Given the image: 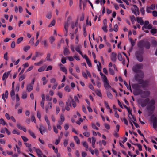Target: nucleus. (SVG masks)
Listing matches in <instances>:
<instances>
[{
    "instance_id": "obj_1",
    "label": "nucleus",
    "mask_w": 157,
    "mask_h": 157,
    "mask_svg": "<svg viewBox=\"0 0 157 157\" xmlns=\"http://www.w3.org/2000/svg\"><path fill=\"white\" fill-rule=\"evenodd\" d=\"M149 101V98H147L144 100L141 99L139 100V103L142 107H145L148 103L147 106V109L149 111H153L155 109V101L154 100H151L148 102Z\"/></svg>"
},
{
    "instance_id": "obj_2",
    "label": "nucleus",
    "mask_w": 157,
    "mask_h": 157,
    "mask_svg": "<svg viewBox=\"0 0 157 157\" xmlns=\"http://www.w3.org/2000/svg\"><path fill=\"white\" fill-rule=\"evenodd\" d=\"M132 87L134 89L133 91L134 94L135 95H137L140 94L141 98H147L149 96L150 93L149 91L145 90L140 92V87L139 85L137 84H132Z\"/></svg>"
},
{
    "instance_id": "obj_3",
    "label": "nucleus",
    "mask_w": 157,
    "mask_h": 157,
    "mask_svg": "<svg viewBox=\"0 0 157 157\" xmlns=\"http://www.w3.org/2000/svg\"><path fill=\"white\" fill-rule=\"evenodd\" d=\"M135 79L136 80L138 81L139 84H141V86L143 88H146L148 85V82L147 81H144L142 79H138L137 76H135Z\"/></svg>"
},
{
    "instance_id": "obj_4",
    "label": "nucleus",
    "mask_w": 157,
    "mask_h": 157,
    "mask_svg": "<svg viewBox=\"0 0 157 157\" xmlns=\"http://www.w3.org/2000/svg\"><path fill=\"white\" fill-rule=\"evenodd\" d=\"M105 89L107 90H109L112 89V87L110 85L109 82L107 78L102 80Z\"/></svg>"
},
{
    "instance_id": "obj_5",
    "label": "nucleus",
    "mask_w": 157,
    "mask_h": 157,
    "mask_svg": "<svg viewBox=\"0 0 157 157\" xmlns=\"http://www.w3.org/2000/svg\"><path fill=\"white\" fill-rule=\"evenodd\" d=\"M143 67V65L141 64H137L134 66L133 67V70L134 72L137 73L140 72V69Z\"/></svg>"
},
{
    "instance_id": "obj_6",
    "label": "nucleus",
    "mask_w": 157,
    "mask_h": 157,
    "mask_svg": "<svg viewBox=\"0 0 157 157\" xmlns=\"http://www.w3.org/2000/svg\"><path fill=\"white\" fill-rule=\"evenodd\" d=\"M142 53V52H137L136 53V56L137 59L140 62H142L143 60Z\"/></svg>"
},
{
    "instance_id": "obj_7",
    "label": "nucleus",
    "mask_w": 157,
    "mask_h": 157,
    "mask_svg": "<svg viewBox=\"0 0 157 157\" xmlns=\"http://www.w3.org/2000/svg\"><path fill=\"white\" fill-rule=\"evenodd\" d=\"M133 7L134 8L132 9V12L136 16H137V15H139L140 14L139 8L135 5H133Z\"/></svg>"
},
{
    "instance_id": "obj_8",
    "label": "nucleus",
    "mask_w": 157,
    "mask_h": 157,
    "mask_svg": "<svg viewBox=\"0 0 157 157\" xmlns=\"http://www.w3.org/2000/svg\"><path fill=\"white\" fill-rule=\"evenodd\" d=\"M40 42L39 40H30L29 42L30 44L34 46H36Z\"/></svg>"
},
{
    "instance_id": "obj_9",
    "label": "nucleus",
    "mask_w": 157,
    "mask_h": 157,
    "mask_svg": "<svg viewBox=\"0 0 157 157\" xmlns=\"http://www.w3.org/2000/svg\"><path fill=\"white\" fill-rule=\"evenodd\" d=\"M33 148L35 150V151L39 157H42V153L40 150L39 149L36 148L35 147H34Z\"/></svg>"
},
{
    "instance_id": "obj_10",
    "label": "nucleus",
    "mask_w": 157,
    "mask_h": 157,
    "mask_svg": "<svg viewBox=\"0 0 157 157\" xmlns=\"http://www.w3.org/2000/svg\"><path fill=\"white\" fill-rule=\"evenodd\" d=\"M69 25V23L68 22H65L64 24V27L65 29V35L67 36V34L68 33V28Z\"/></svg>"
},
{
    "instance_id": "obj_11",
    "label": "nucleus",
    "mask_w": 157,
    "mask_h": 157,
    "mask_svg": "<svg viewBox=\"0 0 157 157\" xmlns=\"http://www.w3.org/2000/svg\"><path fill=\"white\" fill-rule=\"evenodd\" d=\"M11 71H8L7 72H6L3 74L2 79L3 81H4L8 77Z\"/></svg>"
},
{
    "instance_id": "obj_12",
    "label": "nucleus",
    "mask_w": 157,
    "mask_h": 157,
    "mask_svg": "<svg viewBox=\"0 0 157 157\" xmlns=\"http://www.w3.org/2000/svg\"><path fill=\"white\" fill-rule=\"evenodd\" d=\"M65 121V117L63 114H61L60 116V120L58 121V123L59 124L62 125Z\"/></svg>"
},
{
    "instance_id": "obj_13",
    "label": "nucleus",
    "mask_w": 157,
    "mask_h": 157,
    "mask_svg": "<svg viewBox=\"0 0 157 157\" xmlns=\"http://www.w3.org/2000/svg\"><path fill=\"white\" fill-rule=\"evenodd\" d=\"M17 127L19 129L22 130L25 132H26L27 131L26 128L25 127L21 126L20 124H17Z\"/></svg>"
},
{
    "instance_id": "obj_14",
    "label": "nucleus",
    "mask_w": 157,
    "mask_h": 157,
    "mask_svg": "<svg viewBox=\"0 0 157 157\" xmlns=\"http://www.w3.org/2000/svg\"><path fill=\"white\" fill-rule=\"evenodd\" d=\"M69 71L70 73L72 75L74 76L75 78L78 79H79V78L77 76V75L75 74L73 72V69L71 67H69Z\"/></svg>"
},
{
    "instance_id": "obj_15",
    "label": "nucleus",
    "mask_w": 157,
    "mask_h": 157,
    "mask_svg": "<svg viewBox=\"0 0 157 157\" xmlns=\"http://www.w3.org/2000/svg\"><path fill=\"white\" fill-rule=\"evenodd\" d=\"M137 21L141 25H142L144 24V22L142 17H137L136 18Z\"/></svg>"
},
{
    "instance_id": "obj_16",
    "label": "nucleus",
    "mask_w": 157,
    "mask_h": 157,
    "mask_svg": "<svg viewBox=\"0 0 157 157\" xmlns=\"http://www.w3.org/2000/svg\"><path fill=\"white\" fill-rule=\"evenodd\" d=\"M116 53L113 52L111 56V60L113 62H115L116 60Z\"/></svg>"
},
{
    "instance_id": "obj_17",
    "label": "nucleus",
    "mask_w": 157,
    "mask_h": 157,
    "mask_svg": "<svg viewBox=\"0 0 157 157\" xmlns=\"http://www.w3.org/2000/svg\"><path fill=\"white\" fill-rule=\"evenodd\" d=\"M82 48V46L81 45H78L75 48V50L78 52L80 55L82 54V52L81 51V50Z\"/></svg>"
},
{
    "instance_id": "obj_18",
    "label": "nucleus",
    "mask_w": 157,
    "mask_h": 157,
    "mask_svg": "<svg viewBox=\"0 0 157 157\" xmlns=\"http://www.w3.org/2000/svg\"><path fill=\"white\" fill-rule=\"evenodd\" d=\"M8 95V91H6L5 94H3L2 95V98L4 100V102H6V100L5 98H7Z\"/></svg>"
},
{
    "instance_id": "obj_19",
    "label": "nucleus",
    "mask_w": 157,
    "mask_h": 157,
    "mask_svg": "<svg viewBox=\"0 0 157 157\" xmlns=\"http://www.w3.org/2000/svg\"><path fill=\"white\" fill-rule=\"evenodd\" d=\"M33 86L30 84L27 85L26 90L28 92H31L33 90Z\"/></svg>"
},
{
    "instance_id": "obj_20",
    "label": "nucleus",
    "mask_w": 157,
    "mask_h": 157,
    "mask_svg": "<svg viewBox=\"0 0 157 157\" xmlns=\"http://www.w3.org/2000/svg\"><path fill=\"white\" fill-rule=\"evenodd\" d=\"M15 90L14 89H12L11 91H10V95L12 99L13 100H14L15 99Z\"/></svg>"
},
{
    "instance_id": "obj_21",
    "label": "nucleus",
    "mask_w": 157,
    "mask_h": 157,
    "mask_svg": "<svg viewBox=\"0 0 157 157\" xmlns=\"http://www.w3.org/2000/svg\"><path fill=\"white\" fill-rule=\"evenodd\" d=\"M39 130L41 134H43L45 132L46 129L44 127L43 125H41L39 129Z\"/></svg>"
},
{
    "instance_id": "obj_22",
    "label": "nucleus",
    "mask_w": 157,
    "mask_h": 157,
    "mask_svg": "<svg viewBox=\"0 0 157 157\" xmlns=\"http://www.w3.org/2000/svg\"><path fill=\"white\" fill-rule=\"evenodd\" d=\"M28 132L33 138H36L34 133L31 130L29 129L28 130Z\"/></svg>"
},
{
    "instance_id": "obj_23",
    "label": "nucleus",
    "mask_w": 157,
    "mask_h": 157,
    "mask_svg": "<svg viewBox=\"0 0 157 157\" xmlns=\"http://www.w3.org/2000/svg\"><path fill=\"white\" fill-rule=\"evenodd\" d=\"M128 117L129 119V121H132V122L134 121H136V119L132 114H128Z\"/></svg>"
},
{
    "instance_id": "obj_24",
    "label": "nucleus",
    "mask_w": 157,
    "mask_h": 157,
    "mask_svg": "<svg viewBox=\"0 0 157 157\" xmlns=\"http://www.w3.org/2000/svg\"><path fill=\"white\" fill-rule=\"evenodd\" d=\"M25 145L26 147L28 148L29 151L30 152H31L32 150V149L31 148V144L26 142V143H25Z\"/></svg>"
},
{
    "instance_id": "obj_25",
    "label": "nucleus",
    "mask_w": 157,
    "mask_h": 157,
    "mask_svg": "<svg viewBox=\"0 0 157 157\" xmlns=\"http://www.w3.org/2000/svg\"><path fill=\"white\" fill-rule=\"evenodd\" d=\"M153 126L154 128H157V118L156 117L154 118L153 120Z\"/></svg>"
},
{
    "instance_id": "obj_26",
    "label": "nucleus",
    "mask_w": 157,
    "mask_h": 157,
    "mask_svg": "<svg viewBox=\"0 0 157 157\" xmlns=\"http://www.w3.org/2000/svg\"><path fill=\"white\" fill-rule=\"evenodd\" d=\"M60 70L61 71L64 72L65 74H67V71L64 66H62V67H60Z\"/></svg>"
},
{
    "instance_id": "obj_27",
    "label": "nucleus",
    "mask_w": 157,
    "mask_h": 157,
    "mask_svg": "<svg viewBox=\"0 0 157 157\" xmlns=\"http://www.w3.org/2000/svg\"><path fill=\"white\" fill-rule=\"evenodd\" d=\"M92 145L93 148H94L95 147V144L96 141V139L94 137H92Z\"/></svg>"
},
{
    "instance_id": "obj_28",
    "label": "nucleus",
    "mask_w": 157,
    "mask_h": 157,
    "mask_svg": "<svg viewBox=\"0 0 157 157\" xmlns=\"http://www.w3.org/2000/svg\"><path fill=\"white\" fill-rule=\"evenodd\" d=\"M144 25L142 27V30L146 33H148L149 31L147 30V25H145L144 24Z\"/></svg>"
},
{
    "instance_id": "obj_29",
    "label": "nucleus",
    "mask_w": 157,
    "mask_h": 157,
    "mask_svg": "<svg viewBox=\"0 0 157 157\" xmlns=\"http://www.w3.org/2000/svg\"><path fill=\"white\" fill-rule=\"evenodd\" d=\"M63 53L65 56L68 55L70 54V52L67 48H64Z\"/></svg>"
},
{
    "instance_id": "obj_30",
    "label": "nucleus",
    "mask_w": 157,
    "mask_h": 157,
    "mask_svg": "<svg viewBox=\"0 0 157 157\" xmlns=\"http://www.w3.org/2000/svg\"><path fill=\"white\" fill-rule=\"evenodd\" d=\"M0 124H2L3 126H4L5 125H6L7 126H8L5 121L2 118L0 119Z\"/></svg>"
},
{
    "instance_id": "obj_31",
    "label": "nucleus",
    "mask_w": 157,
    "mask_h": 157,
    "mask_svg": "<svg viewBox=\"0 0 157 157\" xmlns=\"http://www.w3.org/2000/svg\"><path fill=\"white\" fill-rule=\"evenodd\" d=\"M41 80L43 81V85H45L48 82V80H46V78L45 77H43L41 78Z\"/></svg>"
},
{
    "instance_id": "obj_32",
    "label": "nucleus",
    "mask_w": 157,
    "mask_h": 157,
    "mask_svg": "<svg viewBox=\"0 0 157 157\" xmlns=\"http://www.w3.org/2000/svg\"><path fill=\"white\" fill-rule=\"evenodd\" d=\"M150 32L153 35L156 36L155 34L157 33V29H152L150 31Z\"/></svg>"
},
{
    "instance_id": "obj_33",
    "label": "nucleus",
    "mask_w": 157,
    "mask_h": 157,
    "mask_svg": "<svg viewBox=\"0 0 157 157\" xmlns=\"http://www.w3.org/2000/svg\"><path fill=\"white\" fill-rule=\"evenodd\" d=\"M27 97V94L25 92H22V94L21 98L23 99H25Z\"/></svg>"
},
{
    "instance_id": "obj_34",
    "label": "nucleus",
    "mask_w": 157,
    "mask_h": 157,
    "mask_svg": "<svg viewBox=\"0 0 157 157\" xmlns=\"http://www.w3.org/2000/svg\"><path fill=\"white\" fill-rule=\"evenodd\" d=\"M124 83L125 86H126L127 89L128 90H130L131 92H132V90L130 86H128V84H127L126 82L125 81H124Z\"/></svg>"
},
{
    "instance_id": "obj_35",
    "label": "nucleus",
    "mask_w": 157,
    "mask_h": 157,
    "mask_svg": "<svg viewBox=\"0 0 157 157\" xmlns=\"http://www.w3.org/2000/svg\"><path fill=\"white\" fill-rule=\"evenodd\" d=\"M108 97L111 99H112L113 98V96L112 94L109 92H108L107 93Z\"/></svg>"
},
{
    "instance_id": "obj_36",
    "label": "nucleus",
    "mask_w": 157,
    "mask_h": 157,
    "mask_svg": "<svg viewBox=\"0 0 157 157\" xmlns=\"http://www.w3.org/2000/svg\"><path fill=\"white\" fill-rule=\"evenodd\" d=\"M74 139L75 140L77 144H80V140L77 136H75L74 137Z\"/></svg>"
},
{
    "instance_id": "obj_37",
    "label": "nucleus",
    "mask_w": 157,
    "mask_h": 157,
    "mask_svg": "<svg viewBox=\"0 0 157 157\" xmlns=\"http://www.w3.org/2000/svg\"><path fill=\"white\" fill-rule=\"evenodd\" d=\"M51 54L50 53H48L47 54L46 60L47 61H51L52 60L50 59Z\"/></svg>"
},
{
    "instance_id": "obj_38",
    "label": "nucleus",
    "mask_w": 157,
    "mask_h": 157,
    "mask_svg": "<svg viewBox=\"0 0 157 157\" xmlns=\"http://www.w3.org/2000/svg\"><path fill=\"white\" fill-rule=\"evenodd\" d=\"M30 48V47L29 46H27L24 47L23 48L24 51L26 52Z\"/></svg>"
},
{
    "instance_id": "obj_39",
    "label": "nucleus",
    "mask_w": 157,
    "mask_h": 157,
    "mask_svg": "<svg viewBox=\"0 0 157 157\" xmlns=\"http://www.w3.org/2000/svg\"><path fill=\"white\" fill-rule=\"evenodd\" d=\"M16 148L17 149V152L18 154H20L21 153V152L20 151V148L17 146V145H16V147H14V150L15 151H16Z\"/></svg>"
},
{
    "instance_id": "obj_40",
    "label": "nucleus",
    "mask_w": 157,
    "mask_h": 157,
    "mask_svg": "<svg viewBox=\"0 0 157 157\" xmlns=\"http://www.w3.org/2000/svg\"><path fill=\"white\" fill-rule=\"evenodd\" d=\"M56 22V21L55 20H53L51 22V23L49 25L48 27H51L52 26H53L55 25Z\"/></svg>"
},
{
    "instance_id": "obj_41",
    "label": "nucleus",
    "mask_w": 157,
    "mask_h": 157,
    "mask_svg": "<svg viewBox=\"0 0 157 157\" xmlns=\"http://www.w3.org/2000/svg\"><path fill=\"white\" fill-rule=\"evenodd\" d=\"M25 75H21L19 78V81H21L23 80L25 78Z\"/></svg>"
},
{
    "instance_id": "obj_42",
    "label": "nucleus",
    "mask_w": 157,
    "mask_h": 157,
    "mask_svg": "<svg viewBox=\"0 0 157 157\" xmlns=\"http://www.w3.org/2000/svg\"><path fill=\"white\" fill-rule=\"evenodd\" d=\"M45 68L44 67H42L39 68L38 71L39 72H43L45 70Z\"/></svg>"
},
{
    "instance_id": "obj_43",
    "label": "nucleus",
    "mask_w": 157,
    "mask_h": 157,
    "mask_svg": "<svg viewBox=\"0 0 157 157\" xmlns=\"http://www.w3.org/2000/svg\"><path fill=\"white\" fill-rule=\"evenodd\" d=\"M100 74L101 76V78L102 80L107 78V77L105 75H104L102 72H100Z\"/></svg>"
},
{
    "instance_id": "obj_44",
    "label": "nucleus",
    "mask_w": 157,
    "mask_h": 157,
    "mask_svg": "<svg viewBox=\"0 0 157 157\" xmlns=\"http://www.w3.org/2000/svg\"><path fill=\"white\" fill-rule=\"evenodd\" d=\"M20 88V85L19 84H17L16 85V88L15 89V92H18Z\"/></svg>"
},
{
    "instance_id": "obj_45",
    "label": "nucleus",
    "mask_w": 157,
    "mask_h": 157,
    "mask_svg": "<svg viewBox=\"0 0 157 157\" xmlns=\"http://www.w3.org/2000/svg\"><path fill=\"white\" fill-rule=\"evenodd\" d=\"M34 68V66L33 65H31L26 70V72H28L32 70Z\"/></svg>"
},
{
    "instance_id": "obj_46",
    "label": "nucleus",
    "mask_w": 157,
    "mask_h": 157,
    "mask_svg": "<svg viewBox=\"0 0 157 157\" xmlns=\"http://www.w3.org/2000/svg\"><path fill=\"white\" fill-rule=\"evenodd\" d=\"M145 47L147 49L149 48L150 46V44L148 42L145 43L144 45Z\"/></svg>"
},
{
    "instance_id": "obj_47",
    "label": "nucleus",
    "mask_w": 157,
    "mask_h": 157,
    "mask_svg": "<svg viewBox=\"0 0 157 157\" xmlns=\"http://www.w3.org/2000/svg\"><path fill=\"white\" fill-rule=\"evenodd\" d=\"M43 63V61L41 60L39 62L36 63H35L34 65L35 66H40V65L42 64Z\"/></svg>"
},
{
    "instance_id": "obj_48",
    "label": "nucleus",
    "mask_w": 157,
    "mask_h": 157,
    "mask_svg": "<svg viewBox=\"0 0 157 157\" xmlns=\"http://www.w3.org/2000/svg\"><path fill=\"white\" fill-rule=\"evenodd\" d=\"M97 66L98 71H101V63L99 62H98V64H97Z\"/></svg>"
},
{
    "instance_id": "obj_49",
    "label": "nucleus",
    "mask_w": 157,
    "mask_h": 157,
    "mask_svg": "<svg viewBox=\"0 0 157 157\" xmlns=\"http://www.w3.org/2000/svg\"><path fill=\"white\" fill-rule=\"evenodd\" d=\"M83 146L86 149H89L88 145L86 142H83Z\"/></svg>"
},
{
    "instance_id": "obj_50",
    "label": "nucleus",
    "mask_w": 157,
    "mask_h": 157,
    "mask_svg": "<svg viewBox=\"0 0 157 157\" xmlns=\"http://www.w3.org/2000/svg\"><path fill=\"white\" fill-rule=\"evenodd\" d=\"M109 73L112 75H113L114 74V71L111 68H109Z\"/></svg>"
},
{
    "instance_id": "obj_51",
    "label": "nucleus",
    "mask_w": 157,
    "mask_h": 157,
    "mask_svg": "<svg viewBox=\"0 0 157 157\" xmlns=\"http://www.w3.org/2000/svg\"><path fill=\"white\" fill-rule=\"evenodd\" d=\"M71 104L73 107L75 108L76 106V104L75 102V101L72 98L71 99Z\"/></svg>"
},
{
    "instance_id": "obj_52",
    "label": "nucleus",
    "mask_w": 157,
    "mask_h": 157,
    "mask_svg": "<svg viewBox=\"0 0 157 157\" xmlns=\"http://www.w3.org/2000/svg\"><path fill=\"white\" fill-rule=\"evenodd\" d=\"M75 69L76 72H77V73H79L80 72V68L78 66H75Z\"/></svg>"
},
{
    "instance_id": "obj_53",
    "label": "nucleus",
    "mask_w": 157,
    "mask_h": 157,
    "mask_svg": "<svg viewBox=\"0 0 157 157\" xmlns=\"http://www.w3.org/2000/svg\"><path fill=\"white\" fill-rule=\"evenodd\" d=\"M52 106V103L50 102H49L47 106H46V108H48L49 109H51Z\"/></svg>"
},
{
    "instance_id": "obj_54",
    "label": "nucleus",
    "mask_w": 157,
    "mask_h": 157,
    "mask_svg": "<svg viewBox=\"0 0 157 157\" xmlns=\"http://www.w3.org/2000/svg\"><path fill=\"white\" fill-rule=\"evenodd\" d=\"M21 137L25 143H26V142L29 140V139L27 138L24 136H21Z\"/></svg>"
},
{
    "instance_id": "obj_55",
    "label": "nucleus",
    "mask_w": 157,
    "mask_h": 157,
    "mask_svg": "<svg viewBox=\"0 0 157 157\" xmlns=\"http://www.w3.org/2000/svg\"><path fill=\"white\" fill-rule=\"evenodd\" d=\"M118 59L120 61H122L123 60L122 55L121 54L118 53Z\"/></svg>"
},
{
    "instance_id": "obj_56",
    "label": "nucleus",
    "mask_w": 157,
    "mask_h": 157,
    "mask_svg": "<svg viewBox=\"0 0 157 157\" xmlns=\"http://www.w3.org/2000/svg\"><path fill=\"white\" fill-rule=\"evenodd\" d=\"M65 90L67 92H70L71 91L70 89L69 86H67L64 88Z\"/></svg>"
},
{
    "instance_id": "obj_57",
    "label": "nucleus",
    "mask_w": 157,
    "mask_h": 157,
    "mask_svg": "<svg viewBox=\"0 0 157 157\" xmlns=\"http://www.w3.org/2000/svg\"><path fill=\"white\" fill-rule=\"evenodd\" d=\"M29 64L28 63H26L22 65V66L23 67V68L25 69L28 67L29 66Z\"/></svg>"
},
{
    "instance_id": "obj_58",
    "label": "nucleus",
    "mask_w": 157,
    "mask_h": 157,
    "mask_svg": "<svg viewBox=\"0 0 157 157\" xmlns=\"http://www.w3.org/2000/svg\"><path fill=\"white\" fill-rule=\"evenodd\" d=\"M118 27L117 24H116L114 26V28L113 29L114 31L117 32L118 30Z\"/></svg>"
},
{
    "instance_id": "obj_59",
    "label": "nucleus",
    "mask_w": 157,
    "mask_h": 157,
    "mask_svg": "<svg viewBox=\"0 0 157 157\" xmlns=\"http://www.w3.org/2000/svg\"><path fill=\"white\" fill-rule=\"evenodd\" d=\"M12 133L13 134H17V135L20 134V132L18 130L16 129H14L12 131Z\"/></svg>"
},
{
    "instance_id": "obj_60",
    "label": "nucleus",
    "mask_w": 157,
    "mask_h": 157,
    "mask_svg": "<svg viewBox=\"0 0 157 157\" xmlns=\"http://www.w3.org/2000/svg\"><path fill=\"white\" fill-rule=\"evenodd\" d=\"M52 16V15L51 13H48L47 14V15H46V17L48 19H50L51 18Z\"/></svg>"
},
{
    "instance_id": "obj_61",
    "label": "nucleus",
    "mask_w": 157,
    "mask_h": 157,
    "mask_svg": "<svg viewBox=\"0 0 157 157\" xmlns=\"http://www.w3.org/2000/svg\"><path fill=\"white\" fill-rule=\"evenodd\" d=\"M45 121L47 123V124H50V121H49L47 117L46 116H45Z\"/></svg>"
},
{
    "instance_id": "obj_62",
    "label": "nucleus",
    "mask_w": 157,
    "mask_h": 157,
    "mask_svg": "<svg viewBox=\"0 0 157 157\" xmlns=\"http://www.w3.org/2000/svg\"><path fill=\"white\" fill-rule=\"evenodd\" d=\"M96 94L98 96L101 97L102 96V94L101 93L100 91L99 90H97L96 92Z\"/></svg>"
},
{
    "instance_id": "obj_63",
    "label": "nucleus",
    "mask_w": 157,
    "mask_h": 157,
    "mask_svg": "<svg viewBox=\"0 0 157 157\" xmlns=\"http://www.w3.org/2000/svg\"><path fill=\"white\" fill-rule=\"evenodd\" d=\"M60 142V138L59 137L58 139H56L55 141V144L56 145H58Z\"/></svg>"
},
{
    "instance_id": "obj_64",
    "label": "nucleus",
    "mask_w": 157,
    "mask_h": 157,
    "mask_svg": "<svg viewBox=\"0 0 157 157\" xmlns=\"http://www.w3.org/2000/svg\"><path fill=\"white\" fill-rule=\"evenodd\" d=\"M140 11L141 13L143 15H144L145 14V10L144 7L141 8L140 9Z\"/></svg>"
}]
</instances>
